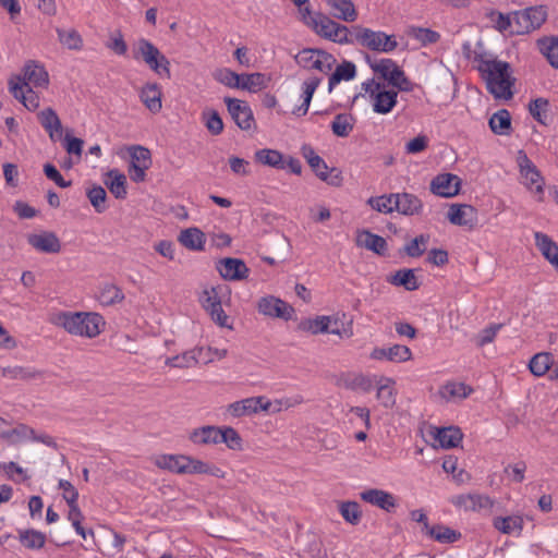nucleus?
I'll list each match as a JSON object with an SVG mask.
<instances>
[{
	"instance_id": "obj_28",
	"label": "nucleus",
	"mask_w": 558,
	"mask_h": 558,
	"mask_svg": "<svg viewBox=\"0 0 558 558\" xmlns=\"http://www.w3.org/2000/svg\"><path fill=\"white\" fill-rule=\"evenodd\" d=\"M535 245L541 251L542 255L547 259L550 265L558 271V244L543 232H535Z\"/></svg>"
},
{
	"instance_id": "obj_42",
	"label": "nucleus",
	"mask_w": 558,
	"mask_h": 558,
	"mask_svg": "<svg viewBox=\"0 0 558 558\" xmlns=\"http://www.w3.org/2000/svg\"><path fill=\"white\" fill-rule=\"evenodd\" d=\"M255 161L276 169H284L283 155L276 149L263 148L255 151Z\"/></svg>"
},
{
	"instance_id": "obj_10",
	"label": "nucleus",
	"mask_w": 558,
	"mask_h": 558,
	"mask_svg": "<svg viewBox=\"0 0 558 558\" xmlns=\"http://www.w3.org/2000/svg\"><path fill=\"white\" fill-rule=\"evenodd\" d=\"M302 155L306 159L312 170L322 181H325L333 186H339L341 184L342 178L340 173L338 172L336 175H330L327 163L320 156L315 153L312 146L303 145Z\"/></svg>"
},
{
	"instance_id": "obj_51",
	"label": "nucleus",
	"mask_w": 558,
	"mask_h": 558,
	"mask_svg": "<svg viewBox=\"0 0 558 558\" xmlns=\"http://www.w3.org/2000/svg\"><path fill=\"white\" fill-rule=\"evenodd\" d=\"M316 21H312V29L319 35L320 37H324L326 39L332 37V31L335 29L337 22L328 17L327 15L317 12L316 13Z\"/></svg>"
},
{
	"instance_id": "obj_55",
	"label": "nucleus",
	"mask_w": 558,
	"mask_h": 558,
	"mask_svg": "<svg viewBox=\"0 0 558 558\" xmlns=\"http://www.w3.org/2000/svg\"><path fill=\"white\" fill-rule=\"evenodd\" d=\"M538 47L549 64L558 69V38H542L538 40Z\"/></svg>"
},
{
	"instance_id": "obj_24",
	"label": "nucleus",
	"mask_w": 558,
	"mask_h": 558,
	"mask_svg": "<svg viewBox=\"0 0 558 558\" xmlns=\"http://www.w3.org/2000/svg\"><path fill=\"white\" fill-rule=\"evenodd\" d=\"M28 243L38 252L47 254H57L61 251V242L53 232L31 234Z\"/></svg>"
},
{
	"instance_id": "obj_30",
	"label": "nucleus",
	"mask_w": 558,
	"mask_h": 558,
	"mask_svg": "<svg viewBox=\"0 0 558 558\" xmlns=\"http://www.w3.org/2000/svg\"><path fill=\"white\" fill-rule=\"evenodd\" d=\"M493 526L502 534L520 536L524 520L521 515L495 517Z\"/></svg>"
},
{
	"instance_id": "obj_64",
	"label": "nucleus",
	"mask_w": 558,
	"mask_h": 558,
	"mask_svg": "<svg viewBox=\"0 0 558 558\" xmlns=\"http://www.w3.org/2000/svg\"><path fill=\"white\" fill-rule=\"evenodd\" d=\"M409 34L423 46L435 44L440 39L438 32L425 27H412Z\"/></svg>"
},
{
	"instance_id": "obj_38",
	"label": "nucleus",
	"mask_w": 558,
	"mask_h": 558,
	"mask_svg": "<svg viewBox=\"0 0 558 558\" xmlns=\"http://www.w3.org/2000/svg\"><path fill=\"white\" fill-rule=\"evenodd\" d=\"M489 128L494 134L509 135L511 132V116L507 109H499L488 121Z\"/></svg>"
},
{
	"instance_id": "obj_39",
	"label": "nucleus",
	"mask_w": 558,
	"mask_h": 558,
	"mask_svg": "<svg viewBox=\"0 0 558 558\" xmlns=\"http://www.w3.org/2000/svg\"><path fill=\"white\" fill-rule=\"evenodd\" d=\"M463 434L459 427L449 426L437 429L435 439L442 448H456L462 441Z\"/></svg>"
},
{
	"instance_id": "obj_56",
	"label": "nucleus",
	"mask_w": 558,
	"mask_h": 558,
	"mask_svg": "<svg viewBox=\"0 0 558 558\" xmlns=\"http://www.w3.org/2000/svg\"><path fill=\"white\" fill-rule=\"evenodd\" d=\"M0 374L10 379H32L40 377L41 373L31 367L23 366H8L0 367Z\"/></svg>"
},
{
	"instance_id": "obj_5",
	"label": "nucleus",
	"mask_w": 558,
	"mask_h": 558,
	"mask_svg": "<svg viewBox=\"0 0 558 558\" xmlns=\"http://www.w3.org/2000/svg\"><path fill=\"white\" fill-rule=\"evenodd\" d=\"M354 40V45L379 53L392 52L398 47L395 35H388L383 31H374L361 25L355 33Z\"/></svg>"
},
{
	"instance_id": "obj_50",
	"label": "nucleus",
	"mask_w": 558,
	"mask_h": 558,
	"mask_svg": "<svg viewBox=\"0 0 558 558\" xmlns=\"http://www.w3.org/2000/svg\"><path fill=\"white\" fill-rule=\"evenodd\" d=\"M269 77L264 73L242 74L241 89L257 92L267 87Z\"/></svg>"
},
{
	"instance_id": "obj_54",
	"label": "nucleus",
	"mask_w": 558,
	"mask_h": 558,
	"mask_svg": "<svg viewBox=\"0 0 558 558\" xmlns=\"http://www.w3.org/2000/svg\"><path fill=\"white\" fill-rule=\"evenodd\" d=\"M86 195L96 213L102 214L107 210V192L101 185L87 189Z\"/></svg>"
},
{
	"instance_id": "obj_49",
	"label": "nucleus",
	"mask_w": 558,
	"mask_h": 558,
	"mask_svg": "<svg viewBox=\"0 0 558 558\" xmlns=\"http://www.w3.org/2000/svg\"><path fill=\"white\" fill-rule=\"evenodd\" d=\"M385 381L386 384H380L377 387L376 398L384 408L391 409L396 403L395 380L385 378Z\"/></svg>"
},
{
	"instance_id": "obj_14",
	"label": "nucleus",
	"mask_w": 558,
	"mask_h": 558,
	"mask_svg": "<svg viewBox=\"0 0 558 558\" xmlns=\"http://www.w3.org/2000/svg\"><path fill=\"white\" fill-rule=\"evenodd\" d=\"M271 402L265 397H251L229 404L228 412L233 417H241L259 411H268Z\"/></svg>"
},
{
	"instance_id": "obj_7",
	"label": "nucleus",
	"mask_w": 558,
	"mask_h": 558,
	"mask_svg": "<svg viewBox=\"0 0 558 558\" xmlns=\"http://www.w3.org/2000/svg\"><path fill=\"white\" fill-rule=\"evenodd\" d=\"M517 165L521 177L525 180L527 189L532 190L538 196V201H543L545 180L541 171L523 149L518 151Z\"/></svg>"
},
{
	"instance_id": "obj_58",
	"label": "nucleus",
	"mask_w": 558,
	"mask_h": 558,
	"mask_svg": "<svg viewBox=\"0 0 558 558\" xmlns=\"http://www.w3.org/2000/svg\"><path fill=\"white\" fill-rule=\"evenodd\" d=\"M395 196L391 194H384L379 196H372L367 199V205L372 207V209L381 213V214H391L395 211Z\"/></svg>"
},
{
	"instance_id": "obj_52",
	"label": "nucleus",
	"mask_w": 558,
	"mask_h": 558,
	"mask_svg": "<svg viewBox=\"0 0 558 558\" xmlns=\"http://www.w3.org/2000/svg\"><path fill=\"white\" fill-rule=\"evenodd\" d=\"M339 512L345 522L357 525L362 519L361 506L356 501H342L339 505Z\"/></svg>"
},
{
	"instance_id": "obj_31",
	"label": "nucleus",
	"mask_w": 558,
	"mask_h": 558,
	"mask_svg": "<svg viewBox=\"0 0 558 558\" xmlns=\"http://www.w3.org/2000/svg\"><path fill=\"white\" fill-rule=\"evenodd\" d=\"M189 456L183 454H161L155 460L159 469L168 470L177 474H186Z\"/></svg>"
},
{
	"instance_id": "obj_61",
	"label": "nucleus",
	"mask_w": 558,
	"mask_h": 558,
	"mask_svg": "<svg viewBox=\"0 0 558 558\" xmlns=\"http://www.w3.org/2000/svg\"><path fill=\"white\" fill-rule=\"evenodd\" d=\"M130 153V166L150 167L151 155L150 150L141 145H133L129 147Z\"/></svg>"
},
{
	"instance_id": "obj_48",
	"label": "nucleus",
	"mask_w": 558,
	"mask_h": 558,
	"mask_svg": "<svg viewBox=\"0 0 558 558\" xmlns=\"http://www.w3.org/2000/svg\"><path fill=\"white\" fill-rule=\"evenodd\" d=\"M110 180L105 183L109 191L116 198L124 199L126 197V178L124 174L119 173L117 170H111L108 173Z\"/></svg>"
},
{
	"instance_id": "obj_32",
	"label": "nucleus",
	"mask_w": 558,
	"mask_h": 558,
	"mask_svg": "<svg viewBox=\"0 0 558 558\" xmlns=\"http://www.w3.org/2000/svg\"><path fill=\"white\" fill-rule=\"evenodd\" d=\"M323 78L318 76H312L303 82L302 84V98L303 101L300 106L295 107L292 113L296 117H303L308 112L310 105L315 90L320 85Z\"/></svg>"
},
{
	"instance_id": "obj_47",
	"label": "nucleus",
	"mask_w": 558,
	"mask_h": 558,
	"mask_svg": "<svg viewBox=\"0 0 558 558\" xmlns=\"http://www.w3.org/2000/svg\"><path fill=\"white\" fill-rule=\"evenodd\" d=\"M549 108L548 99L539 97L531 100L529 104V112L538 123L547 125L549 123Z\"/></svg>"
},
{
	"instance_id": "obj_9",
	"label": "nucleus",
	"mask_w": 558,
	"mask_h": 558,
	"mask_svg": "<svg viewBox=\"0 0 558 558\" xmlns=\"http://www.w3.org/2000/svg\"><path fill=\"white\" fill-rule=\"evenodd\" d=\"M225 102L229 114L239 129L250 131L255 126V118L246 101L226 97Z\"/></svg>"
},
{
	"instance_id": "obj_34",
	"label": "nucleus",
	"mask_w": 558,
	"mask_h": 558,
	"mask_svg": "<svg viewBox=\"0 0 558 558\" xmlns=\"http://www.w3.org/2000/svg\"><path fill=\"white\" fill-rule=\"evenodd\" d=\"M326 3L330 8L332 16L338 20L354 22L357 19V12L352 0H326Z\"/></svg>"
},
{
	"instance_id": "obj_17",
	"label": "nucleus",
	"mask_w": 558,
	"mask_h": 558,
	"mask_svg": "<svg viewBox=\"0 0 558 558\" xmlns=\"http://www.w3.org/2000/svg\"><path fill=\"white\" fill-rule=\"evenodd\" d=\"M429 189L437 196L450 198L459 193L460 179L452 173H441L432 180Z\"/></svg>"
},
{
	"instance_id": "obj_1",
	"label": "nucleus",
	"mask_w": 558,
	"mask_h": 558,
	"mask_svg": "<svg viewBox=\"0 0 558 558\" xmlns=\"http://www.w3.org/2000/svg\"><path fill=\"white\" fill-rule=\"evenodd\" d=\"M475 61L487 90L497 99H511L514 78L511 76L510 64L497 59H486L482 54H477Z\"/></svg>"
},
{
	"instance_id": "obj_44",
	"label": "nucleus",
	"mask_w": 558,
	"mask_h": 558,
	"mask_svg": "<svg viewBox=\"0 0 558 558\" xmlns=\"http://www.w3.org/2000/svg\"><path fill=\"white\" fill-rule=\"evenodd\" d=\"M389 282L396 287H403L408 291H415L420 288L414 270L410 268L397 270Z\"/></svg>"
},
{
	"instance_id": "obj_40",
	"label": "nucleus",
	"mask_w": 558,
	"mask_h": 558,
	"mask_svg": "<svg viewBox=\"0 0 558 558\" xmlns=\"http://www.w3.org/2000/svg\"><path fill=\"white\" fill-rule=\"evenodd\" d=\"M123 291L113 283H105L99 288L97 300L104 306H112L124 300Z\"/></svg>"
},
{
	"instance_id": "obj_13",
	"label": "nucleus",
	"mask_w": 558,
	"mask_h": 558,
	"mask_svg": "<svg viewBox=\"0 0 558 558\" xmlns=\"http://www.w3.org/2000/svg\"><path fill=\"white\" fill-rule=\"evenodd\" d=\"M9 90L12 96L20 100L29 111H34L39 107V96L28 86L27 82H21L20 75L9 81Z\"/></svg>"
},
{
	"instance_id": "obj_6",
	"label": "nucleus",
	"mask_w": 558,
	"mask_h": 558,
	"mask_svg": "<svg viewBox=\"0 0 558 558\" xmlns=\"http://www.w3.org/2000/svg\"><path fill=\"white\" fill-rule=\"evenodd\" d=\"M295 62L307 70H318L324 74H328L336 64V58L317 48H304L295 56Z\"/></svg>"
},
{
	"instance_id": "obj_21",
	"label": "nucleus",
	"mask_w": 558,
	"mask_h": 558,
	"mask_svg": "<svg viewBox=\"0 0 558 558\" xmlns=\"http://www.w3.org/2000/svg\"><path fill=\"white\" fill-rule=\"evenodd\" d=\"M21 82H27L28 86L46 88L49 84V74L40 62L28 60L23 66Z\"/></svg>"
},
{
	"instance_id": "obj_37",
	"label": "nucleus",
	"mask_w": 558,
	"mask_h": 558,
	"mask_svg": "<svg viewBox=\"0 0 558 558\" xmlns=\"http://www.w3.org/2000/svg\"><path fill=\"white\" fill-rule=\"evenodd\" d=\"M356 75V66L352 61L344 60L338 64L329 76L328 92L330 93L341 81H351Z\"/></svg>"
},
{
	"instance_id": "obj_19",
	"label": "nucleus",
	"mask_w": 558,
	"mask_h": 558,
	"mask_svg": "<svg viewBox=\"0 0 558 558\" xmlns=\"http://www.w3.org/2000/svg\"><path fill=\"white\" fill-rule=\"evenodd\" d=\"M448 219L454 226L473 229L477 223V210L472 205L452 204L448 211Z\"/></svg>"
},
{
	"instance_id": "obj_15",
	"label": "nucleus",
	"mask_w": 558,
	"mask_h": 558,
	"mask_svg": "<svg viewBox=\"0 0 558 558\" xmlns=\"http://www.w3.org/2000/svg\"><path fill=\"white\" fill-rule=\"evenodd\" d=\"M336 385L347 390L367 393L374 387V379L363 373L343 372L337 377Z\"/></svg>"
},
{
	"instance_id": "obj_25",
	"label": "nucleus",
	"mask_w": 558,
	"mask_h": 558,
	"mask_svg": "<svg viewBox=\"0 0 558 558\" xmlns=\"http://www.w3.org/2000/svg\"><path fill=\"white\" fill-rule=\"evenodd\" d=\"M356 245L365 247L380 256H385L388 250L387 241L383 236L368 230H362L357 233Z\"/></svg>"
},
{
	"instance_id": "obj_23",
	"label": "nucleus",
	"mask_w": 558,
	"mask_h": 558,
	"mask_svg": "<svg viewBox=\"0 0 558 558\" xmlns=\"http://www.w3.org/2000/svg\"><path fill=\"white\" fill-rule=\"evenodd\" d=\"M392 196H395V211L403 216H416L422 214L424 207L423 202L416 195L402 192L392 193Z\"/></svg>"
},
{
	"instance_id": "obj_57",
	"label": "nucleus",
	"mask_w": 558,
	"mask_h": 558,
	"mask_svg": "<svg viewBox=\"0 0 558 558\" xmlns=\"http://www.w3.org/2000/svg\"><path fill=\"white\" fill-rule=\"evenodd\" d=\"M202 121L204 122L207 131L211 135H219L223 131V121L218 113V111L214 109H205L202 112Z\"/></svg>"
},
{
	"instance_id": "obj_12",
	"label": "nucleus",
	"mask_w": 558,
	"mask_h": 558,
	"mask_svg": "<svg viewBox=\"0 0 558 558\" xmlns=\"http://www.w3.org/2000/svg\"><path fill=\"white\" fill-rule=\"evenodd\" d=\"M201 302L206 312L209 313L211 319L221 327L227 326L228 315L225 313L218 288L211 287L204 290Z\"/></svg>"
},
{
	"instance_id": "obj_63",
	"label": "nucleus",
	"mask_w": 558,
	"mask_h": 558,
	"mask_svg": "<svg viewBox=\"0 0 558 558\" xmlns=\"http://www.w3.org/2000/svg\"><path fill=\"white\" fill-rule=\"evenodd\" d=\"M219 444L223 442L231 450L242 449V438L240 434L230 426L220 427Z\"/></svg>"
},
{
	"instance_id": "obj_62",
	"label": "nucleus",
	"mask_w": 558,
	"mask_h": 558,
	"mask_svg": "<svg viewBox=\"0 0 558 558\" xmlns=\"http://www.w3.org/2000/svg\"><path fill=\"white\" fill-rule=\"evenodd\" d=\"M214 78L230 88H241L242 74H238L228 68H222L214 73Z\"/></svg>"
},
{
	"instance_id": "obj_59",
	"label": "nucleus",
	"mask_w": 558,
	"mask_h": 558,
	"mask_svg": "<svg viewBox=\"0 0 558 558\" xmlns=\"http://www.w3.org/2000/svg\"><path fill=\"white\" fill-rule=\"evenodd\" d=\"M429 234L422 233L414 239H412L409 243H407L403 247L404 253L410 257H420L426 251V245L429 242Z\"/></svg>"
},
{
	"instance_id": "obj_36",
	"label": "nucleus",
	"mask_w": 558,
	"mask_h": 558,
	"mask_svg": "<svg viewBox=\"0 0 558 558\" xmlns=\"http://www.w3.org/2000/svg\"><path fill=\"white\" fill-rule=\"evenodd\" d=\"M425 536L440 544H452L461 538V533L444 524H435L428 527Z\"/></svg>"
},
{
	"instance_id": "obj_27",
	"label": "nucleus",
	"mask_w": 558,
	"mask_h": 558,
	"mask_svg": "<svg viewBox=\"0 0 558 558\" xmlns=\"http://www.w3.org/2000/svg\"><path fill=\"white\" fill-rule=\"evenodd\" d=\"M178 241L190 251L202 252L205 250L206 236L199 228L191 227L180 232Z\"/></svg>"
},
{
	"instance_id": "obj_41",
	"label": "nucleus",
	"mask_w": 558,
	"mask_h": 558,
	"mask_svg": "<svg viewBox=\"0 0 558 558\" xmlns=\"http://www.w3.org/2000/svg\"><path fill=\"white\" fill-rule=\"evenodd\" d=\"M202 350H189L182 354L167 357L165 364L170 367L177 368H189L196 365L199 362Z\"/></svg>"
},
{
	"instance_id": "obj_8",
	"label": "nucleus",
	"mask_w": 558,
	"mask_h": 558,
	"mask_svg": "<svg viewBox=\"0 0 558 558\" xmlns=\"http://www.w3.org/2000/svg\"><path fill=\"white\" fill-rule=\"evenodd\" d=\"M547 17L545 7H531L523 11L515 12L513 15L514 29L517 34H529L539 28Z\"/></svg>"
},
{
	"instance_id": "obj_33",
	"label": "nucleus",
	"mask_w": 558,
	"mask_h": 558,
	"mask_svg": "<svg viewBox=\"0 0 558 558\" xmlns=\"http://www.w3.org/2000/svg\"><path fill=\"white\" fill-rule=\"evenodd\" d=\"M220 427L206 425L198 428L193 429L190 433L189 439L198 446L204 445H217L219 444L220 437Z\"/></svg>"
},
{
	"instance_id": "obj_22",
	"label": "nucleus",
	"mask_w": 558,
	"mask_h": 558,
	"mask_svg": "<svg viewBox=\"0 0 558 558\" xmlns=\"http://www.w3.org/2000/svg\"><path fill=\"white\" fill-rule=\"evenodd\" d=\"M360 498L367 504L378 507L381 510L391 512L397 507L396 497L379 488H368L360 493Z\"/></svg>"
},
{
	"instance_id": "obj_46",
	"label": "nucleus",
	"mask_w": 558,
	"mask_h": 558,
	"mask_svg": "<svg viewBox=\"0 0 558 558\" xmlns=\"http://www.w3.org/2000/svg\"><path fill=\"white\" fill-rule=\"evenodd\" d=\"M554 364V355L548 352L536 353L529 363L531 373L535 376H544Z\"/></svg>"
},
{
	"instance_id": "obj_43",
	"label": "nucleus",
	"mask_w": 558,
	"mask_h": 558,
	"mask_svg": "<svg viewBox=\"0 0 558 558\" xmlns=\"http://www.w3.org/2000/svg\"><path fill=\"white\" fill-rule=\"evenodd\" d=\"M17 533L20 543L27 549H41L46 544L45 533L38 530H19Z\"/></svg>"
},
{
	"instance_id": "obj_35",
	"label": "nucleus",
	"mask_w": 558,
	"mask_h": 558,
	"mask_svg": "<svg viewBox=\"0 0 558 558\" xmlns=\"http://www.w3.org/2000/svg\"><path fill=\"white\" fill-rule=\"evenodd\" d=\"M398 92L395 89L380 90L373 98V110L379 114H387L391 112V110L397 105Z\"/></svg>"
},
{
	"instance_id": "obj_11",
	"label": "nucleus",
	"mask_w": 558,
	"mask_h": 558,
	"mask_svg": "<svg viewBox=\"0 0 558 558\" xmlns=\"http://www.w3.org/2000/svg\"><path fill=\"white\" fill-rule=\"evenodd\" d=\"M258 312L265 316L290 320L294 308L287 302L272 295L264 296L258 301Z\"/></svg>"
},
{
	"instance_id": "obj_45",
	"label": "nucleus",
	"mask_w": 558,
	"mask_h": 558,
	"mask_svg": "<svg viewBox=\"0 0 558 558\" xmlns=\"http://www.w3.org/2000/svg\"><path fill=\"white\" fill-rule=\"evenodd\" d=\"M355 118L350 113H338L331 124V131L336 136L348 137L353 131Z\"/></svg>"
},
{
	"instance_id": "obj_60",
	"label": "nucleus",
	"mask_w": 558,
	"mask_h": 558,
	"mask_svg": "<svg viewBox=\"0 0 558 558\" xmlns=\"http://www.w3.org/2000/svg\"><path fill=\"white\" fill-rule=\"evenodd\" d=\"M59 41L71 50H81L83 47V39L80 33L75 29H57Z\"/></svg>"
},
{
	"instance_id": "obj_3",
	"label": "nucleus",
	"mask_w": 558,
	"mask_h": 558,
	"mask_svg": "<svg viewBox=\"0 0 558 558\" xmlns=\"http://www.w3.org/2000/svg\"><path fill=\"white\" fill-rule=\"evenodd\" d=\"M365 61L375 73L379 74L392 87L401 92H412L414 89V83L409 80L395 60L388 58L373 60L369 54H365Z\"/></svg>"
},
{
	"instance_id": "obj_18",
	"label": "nucleus",
	"mask_w": 558,
	"mask_h": 558,
	"mask_svg": "<svg viewBox=\"0 0 558 558\" xmlns=\"http://www.w3.org/2000/svg\"><path fill=\"white\" fill-rule=\"evenodd\" d=\"M453 506L463 509L464 511L480 512L485 509H490L494 506V500L487 495L483 494H461L451 499Z\"/></svg>"
},
{
	"instance_id": "obj_2",
	"label": "nucleus",
	"mask_w": 558,
	"mask_h": 558,
	"mask_svg": "<svg viewBox=\"0 0 558 558\" xmlns=\"http://www.w3.org/2000/svg\"><path fill=\"white\" fill-rule=\"evenodd\" d=\"M59 319L69 333L86 338L97 337L105 326L104 317L94 312L62 313Z\"/></svg>"
},
{
	"instance_id": "obj_4",
	"label": "nucleus",
	"mask_w": 558,
	"mask_h": 558,
	"mask_svg": "<svg viewBox=\"0 0 558 558\" xmlns=\"http://www.w3.org/2000/svg\"><path fill=\"white\" fill-rule=\"evenodd\" d=\"M133 58L144 61L160 77H171L170 61L150 40L140 38L133 49Z\"/></svg>"
},
{
	"instance_id": "obj_29",
	"label": "nucleus",
	"mask_w": 558,
	"mask_h": 558,
	"mask_svg": "<svg viewBox=\"0 0 558 558\" xmlns=\"http://www.w3.org/2000/svg\"><path fill=\"white\" fill-rule=\"evenodd\" d=\"M331 319L329 316H316L315 318H305L302 319L298 329L305 332H311L313 335L317 333H332L340 335L339 329H330L329 324Z\"/></svg>"
},
{
	"instance_id": "obj_53",
	"label": "nucleus",
	"mask_w": 558,
	"mask_h": 558,
	"mask_svg": "<svg viewBox=\"0 0 558 558\" xmlns=\"http://www.w3.org/2000/svg\"><path fill=\"white\" fill-rule=\"evenodd\" d=\"M359 26L360 25H353L351 28H349L343 24L337 23L335 29L332 31V37L328 38V40L340 45H354V36L359 29Z\"/></svg>"
},
{
	"instance_id": "obj_16",
	"label": "nucleus",
	"mask_w": 558,
	"mask_h": 558,
	"mask_svg": "<svg viewBox=\"0 0 558 558\" xmlns=\"http://www.w3.org/2000/svg\"><path fill=\"white\" fill-rule=\"evenodd\" d=\"M216 269L223 279L230 281L246 279L250 274V269L242 259L234 257H226L218 260Z\"/></svg>"
},
{
	"instance_id": "obj_20",
	"label": "nucleus",
	"mask_w": 558,
	"mask_h": 558,
	"mask_svg": "<svg viewBox=\"0 0 558 558\" xmlns=\"http://www.w3.org/2000/svg\"><path fill=\"white\" fill-rule=\"evenodd\" d=\"M372 360L389 361L395 363L407 362L412 359V351L409 347L402 344H393L388 348L376 347L369 354Z\"/></svg>"
},
{
	"instance_id": "obj_26",
	"label": "nucleus",
	"mask_w": 558,
	"mask_h": 558,
	"mask_svg": "<svg viewBox=\"0 0 558 558\" xmlns=\"http://www.w3.org/2000/svg\"><path fill=\"white\" fill-rule=\"evenodd\" d=\"M161 87L158 83H147L140 92L141 101L153 113H157L161 110Z\"/></svg>"
}]
</instances>
